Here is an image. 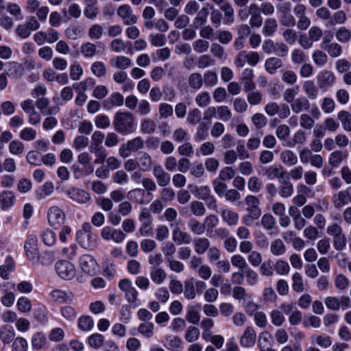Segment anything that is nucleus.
<instances>
[{
	"instance_id": "nucleus-1",
	"label": "nucleus",
	"mask_w": 351,
	"mask_h": 351,
	"mask_svg": "<svg viewBox=\"0 0 351 351\" xmlns=\"http://www.w3.org/2000/svg\"><path fill=\"white\" fill-rule=\"evenodd\" d=\"M112 125L114 130L119 134L126 135L134 130L135 119L129 112H118L113 119Z\"/></svg>"
},
{
	"instance_id": "nucleus-2",
	"label": "nucleus",
	"mask_w": 351,
	"mask_h": 351,
	"mask_svg": "<svg viewBox=\"0 0 351 351\" xmlns=\"http://www.w3.org/2000/svg\"><path fill=\"white\" fill-rule=\"evenodd\" d=\"M37 242V237L32 234L27 237L24 245L26 256L34 264H38L39 261Z\"/></svg>"
},
{
	"instance_id": "nucleus-3",
	"label": "nucleus",
	"mask_w": 351,
	"mask_h": 351,
	"mask_svg": "<svg viewBox=\"0 0 351 351\" xmlns=\"http://www.w3.org/2000/svg\"><path fill=\"white\" fill-rule=\"evenodd\" d=\"M55 267L58 275L62 279L71 280L75 275L74 265L67 261H58Z\"/></svg>"
},
{
	"instance_id": "nucleus-4",
	"label": "nucleus",
	"mask_w": 351,
	"mask_h": 351,
	"mask_svg": "<svg viewBox=\"0 0 351 351\" xmlns=\"http://www.w3.org/2000/svg\"><path fill=\"white\" fill-rule=\"evenodd\" d=\"M335 82L334 73L328 70H324L319 72L317 76V84L318 88L325 91L332 86Z\"/></svg>"
},
{
	"instance_id": "nucleus-5",
	"label": "nucleus",
	"mask_w": 351,
	"mask_h": 351,
	"mask_svg": "<svg viewBox=\"0 0 351 351\" xmlns=\"http://www.w3.org/2000/svg\"><path fill=\"white\" fill-rule=\"evenodd\" d=\"M119 287L125 292V298L129 303H133L137 300V291L132 287V282L129 279L125 278L120 280Z\"/></svg>"
},
{
	"instance_id": "nucleus-6",
	"label": "nucleus",
	"mask_w": 351,
	"mask_h": 351,
	"mask_svg": "<svg viewBox=\"0 0 351 351\" xmlns=\"http://www.w3.org/2000/svg\"><path fill=\"white\" fill-rule=\"evenodd\" d=\"M264 175L269 180L278 178L280 182H282V180L289 176V172L280 165H271L265 169Z\"/></svg>"
},
{
	"instance_id": "nucleus-7",
	"label": "nucleus",
	"mask_w": 351,
	"mask_h": 351,
	"mask_svg": "<svg viewBox=\"0 0 351 351\" xmlns=\"http://www.w3.org/2000/svg\"><path fill=\"white\" fill-rule=\"evenodd\" d=\"M80 265L82 270L90 275L93 276L96 273L97 263L95 259L88 254L82 255L80 258Z\"/></svg>"
},
{
	"instance_id": "nucleus-8",
	"label": "nucleus",
	"mask_w": 351,
	"mask_h": 351,
	"mask_svg": "<svg viewBox=\"0 0 351 351\" xmlns=\"http://www.w3.org/2000/svg\"><path fill=\"white\" fill-rule=\"evenodd\" d=\"M66 193L71 199L79 204H85L90 199V195L88 193L76 187H72L67 190Z\"/></svg>"
},
{
	"instance_id": "nucleus-9",
	"label": "nucleus",
	"mask_w": 351,
	"mask_h": 351,
	"mask_svg": "<svg viewBox=\"0 0 351 351\" xmlns=\"http://www.w3.org/2000/svg\"><path fill=\"white\" fill-rule=\"evenodd\" d=\"M101 237L106 240H113L116 243H121L125 238V234L122 230L106 226L101 230Z\"/></svg>"
},
{
	"instance_id": "nucleus-10",
	"label": "nucleus",
	"mask_w": 351,
	"mask_h": 351,
	"mask_svg": "<svg viewBox=\"0 0 351 351\" xmlns=\"http://www.w3.org/2000/svg\"><path fill=\"white\" fill-rule=\"evenodd\" d=\"M117 15L120 16L125 25L134 24L137 21V17L132 14V9L128 4L122 5L117 10Z\"/></svg>"
},
{
	"instance_id": "nucleus-11",
	"label": "nucleus",
	"mask_w": 351,
	"mask_h": 351,
	"mask_svg": "<svg viewBox=\"0 0 351 351\" xmlns=\"http://www.w3.org/2000/svg\"><path fill=\"white\" fill-rule=\"evenodd\" d=\"M65 215L58 207L53 206L48 210V220L51 226L61 225L64 222Z\"/></svg>"
},
{
	"instance_id": "nucleus-12",
	"label": "nucleus",
	"mask_w": 351,
	"mask_h": 351,
	"mask_svg": "<svg viewBox=\"0 0 351 351\" xmlns=\"http://www.w3.org/2000/svg\"><path fill=\"white\" fill-rule=\"evenodd\" d=\"M245 202L247 205V211L248 213L254 215L258 217L261 215V209L259 207L260 201L254 195H248L245 198Z\"/></svg>"
},
{
	"instance_id": "nucleus-13",
	"label": "nucleus",
	"mask_w": 351,
	"mask_h": 351,
	"mask_svg": "<svg viewBox=\"0 0 351 351\" xmlns=\"http://www.w3.org/2000/svg\"><path fill=\"white\" fill-rule=\"evenodd\" d=\"M153 174L156 178L157 182L160 186H166L171 180L170 175L165 171L162 167L158 165L153 168Z\"/></svg>"
},
{
	"instance_id": "nucleus-14",
	"label": "nucleus",
	"mask_w": 351,
	"mask_h": 351,
	"mask_svg": "<svg viewBox=\"0 0 351 351\" xmlns=\"http://www.w3.org/2000/svg\"><path fill=\"white\" fill-rule=\"evenodd\" d=\"M256 332L252 327H247L244 333L240 339V344L243 347L250 348L254 345L256 342Z\"/></svg>"
},
{
	"instance_id": "nucleus-15",
	"label": "nucleus",
	"mask_w": 351,
	"mask_h": 351,
	"mask_svg": "<svg viewBox=\"0 0 351 351\" xmlns=\"http://www.w3.org/2000/svg\"><path fill=\"white\" fill-rule=\"evenodd\" d=\"M91 229L92 227L89 223H84L82 225V230H78L76 234V238L79 243L84 247H88L89 244L87 241H84L82 237H86L87 239L89 240L91 238Z\"/></svg>"
},
{
	"instance_id": "nucleus-16",
	"label": "nucleus",
	"mask_w": 351,
	"mask_h": 351,
	"mask_svg": "<svg viewBox=\"0 0 351 351\" xmlns=\"http://www.w3.org/2000/svg\"><path fill=\"white\" fill-rule=\"evenodd\" d=\"M172 239L177 245L189 244L191 241V237L187 232L182 231L176 227L172 232Z\"/></svg>"
},
{
	"instance_id": "nucleus-17",
	"label": "nucleus",
	"mask_w": 351,
	"mask_h": 351,
	"mask_svg": "<svg viewBox=\"0 0 351 351\" xmlns=\"http://www.w3.org/2000/svg\"><path fill=\"white\" fill-rule=\"evenodd\" d=\"M123 96L119 93H114L103 102V106L104 108L109 110L113 106H121L123 104Z\"/></svg>"
},
{
	"instance_id": "nucleus-18",
	"label": "nucleus",
	"mask_w": 351,
	"mask_h": 351,
	"mask_svg": "<svg viewBox=\"0 0 351 351\" xmlns=\"http://www.w3.org/2000/svg\"><path fill=\"white\" fill-rule=\"evenodd\" d=\"M15 337V332L10 326L4 325L0 327V339L3 343H10Z\"/></svg>"
},
{
	"instance_id": "nucleus-19",
	"label": "nucleus",
	"mask_w": 351,
	"mask_h": 351,
	"mask_svg": "<svg viewBox=\"0 0 351 351\" xmlns=\"http://www.w3.org/2000/svg\"><path fill=\"white\" fill-rule=\"evenodd\" d=\"M318 86H316L313 80L305 81L303 84V90L310 99H315L318 97Z\"/></svg>"
},
{
	"instance_id": "nucleus-20",
	"label": "nucleus",
	"mask_w": 351,
	"mask_h": 351,
	"mask_svg": "<svg viewBox=\"0 0 351 351\" xmlns=\"http://www.w3.org/2000/svg\"><path fill=\"white\" fill-rule=\"evenodd\" d=\"M309 108V101L305 97H301L295 99L291 104V109L295 113H299L302 110H307Z\"/></svg>"
},
{
	"instance_id": "nucleus-21",
	"label": "nucleus",
	"mask_w": 351,
	"mask_h": 351,
	"mask_svg": "<svg viewBox=\"0 0 351 351\" xmlns=\"http://www.w3.org/2000/svg\"><path fill=\"white\" fill-rule=\"evenodd\" d=\"M110 65L119 69H126L131 66V60L125 56H117L110 61Z\"/></svg>"
},
{
	"instance_id": "nucleus-22",
	"label": "nucleus",
	"mask_w": 351,
	"mask_h": 351,
	"mask_svg": "<svg viewBox=\"0 0 351 351\" xmlns=\"http://www.w3.org/2000/svg\"><path fill=\"white\" fill-rule=\"evenodd\" d=\"M282 66V60L277 57H271L266 60L265 67L269 74H274L278 69Z\"/></svg>"
},
{
	"instance_id": "nucleus-23",
	"label": "nucleus",
	"mask_w": 351,
	"mask_h": 351,
	"mask_svg": "<svg viewBox=\"0 0 351 351\" xmlns=\"http://www.w3.org/2000/svg\"><path fill=\"white\" fill-rule=\"evenodd\" d=\"M289 180V176H287L282 180V182H279L281 184L279 193L282 197H289L293 193V186Z\"/></svg>"
},
{
	"instance_id": "nucleus-24",
	"label": "nucleus",
	"mask_w": 351,
	"mask_h": 351,
	"mask_svg": "<svg viewBox=\"0 0 351 351\" xmlns=\"http://www.w3.org/2000/svg\"><path fill=\"white\" fill-rule=\"evenodd\" d=\"M145 196V189H135L130 191L128 193V198L130 200L134 201L140 204H145V201L144 199Z\"/></svg>"
},
{
	"instance_id": "nucleus-25",
	"label": "nucleus",
	"mask_w": 351,
	"mask_h": 351,
	"mask_svg": "<svg viewBox=\"0 0 351 351\" xmlns=\"http://www.w3.org/2000/svg\"><path fill=\"white\" fill-rule=\"evenodd\" d=\"M221 218L223 221L229 226H235L239 221V215L237 213L229 210L223 209L221 211Z\"/></svg>"
},
{
	"instance_id": "nucleus-26",
	"label": "nucleus",
	"mask_w": 351,
	"mask_h": 351,
	"mask_svg": "<svg viewBox=\"0 0 351 351\" xmlns=\"http://www.w3.org/2000/svg\"><path fill=\"white\" fill-rule=\"evenodd\" d=\"M15 196L10 191H3L0 194V202L2 204V208L6 209L14 205Z\"/></svg>"
},
{
	"instance_id": "nucleus-27",
	"label": "nucleus",
	"mask_w": 351,
	"mask_h": 351,
	"mask_svg": "<svg viewBox=\"0 0 351 351\" xmlns=\"http://www.w3.org/2000/svg\"><path fill=\"white\" fill-rule=\"evenodd\" d=\"M209 14L208 8L204 7L197 14L195 18L193 26L194 28H198L199 27L204 25L207 21V17Z\"/></svg>"
},
{
	"instance_id": "nucleus-28",
	"label": "nucleus",
	"mask_w": 351,
	"mask_h": 351,
	"mask_svg": "<svg viewBox=\"0 0 351 351\" xmlns=\"http://www.w3.org/2000/svg\"><path fill=\"white\" fill-rule=\"evenodd\" d=\"M332 202L335 207L337 209H339L344 205L348 204L350 201L348 200L346 191H341L332 196Z\"/></svg>"
},
{
	"instance_id": "nucleus-29",
	"label": "nucleus",
	"mask_w": 351,
	"mask_h": 351,
	"mask_svg": "<svg viewBox=\"0 0 351 351\" xmlns=\"http://www.w3.org/2000/svg\"><path fill=\"white\" fill-rule=\"evenodd\" d=\"M137 164L142 171H149L152 166V158L147 153H143L138 158Z\"/></svg>"
},
{
	"instance_id": "nucleus-30",
	"label": "nucleus",
	"mask_w": 351,
	"mask_h": 351,
	"mask_svg": "<svg viewBox=\"0 0 351 351\" xmlns=\"http://www.w3.org/2000/svg\"><path fill=\"white\" fill-rule=\"evenodd\" d=\"M188 84L193 89H200L203 84V78L202 75L199 73H193L191 74L188 78Z\"/></svg>"
},
{
	"instance_id": "nucleus-31",
	"label": "nucleus",
	"mask_w": 351,
	"mask_h": 351,
	"mask_svg": "<svg viewBox=\"0 0 351 351\" xmlns=\"http://www.w3.org/2000/svg\"><path fill=\"white\" fill-rule=\"evenodd\" d=\"M278 23L275 19H267L265 21V25L263 28V34L265 36H271L277 29Z\"/></svg>"
},
{
	"instance_id": "nucleus-32",
	"label": "nucleus",
	"mask_w": 351,
	"mask_h": 351,
	"mask_svg": "<svg viewBox=\"0 0 351 351\" xmlns=\"http://www.w3.org/2000/svg\"><path fill=\"white\" fill-rule=\"evenodd\" d=\"M89 346L94 349H99L104 345V337L99 333H95L88 338Z\"/></svg>"
},
{
	"instance_id": "nucleus-33",
	"label": "nucleus",
	"mask_w": 351,
	"mask_h": 351,
	"mask_svg": "<svg viewBox=\"0 0 351 351\" xmlns=\"http://www.w3.org/2000/svg\"><path fill=\"white\" fill-rule=\"evenodd\" d=\"M49 104V101L45 97L40 98L36 102V107L45 115H51L55 113L52 108H48Z\"/></svg>"
},
{
	"instance_id": "nucleus-34",
	"label": "nucleus",
	"mask_w": 351,
	"mask_h": 351,
	"mask_svg": "<svg viewBox=\"0 0 351 351\" xmlns=\"http://www.w3.org/2000/svg\"><path fill=\"white\" fill-rule=\"evenodd\" d=\"M210 247V241L206 238H198L195 241V250L198 254H203Z\"/></svg>"
},
{
	"instance_id": "nucleus-35",
	"label": "nucleus",
	"mask_w": 351,
	"mask_h": 351,
	"mask_svg": "<svg viewBox=\"0 0 351 351\" xmlns=\"http://www.w3.org/2000/svg\"><path fill=\"white\" fill-rule=\"evenodd\" d=\"M194 283V278H191L184 282V296L187 299L192 300L195 297Z\"/></svg>"
},
{
	"instance_id": "nucleus-36",
	"label": "nucleus",
	"mask_w": 351,
	"mask_h": 351,
	"mask_svg": "<svg viewBox=\"0 0 351 351\" xmlns=\"http://www.w3.org/2000/svg\"><path fill=\"white\" fill-rule=\"evenodd\" d=\"M150 276L152 280L157 284L162 283L166 278V274L165 271L162 269L157 267H154L152 269Z\"/></svg>"
},
{
	"instance_id": "nucleus-37",
	"label": "nucleus",
	"mask_w": 351,
	"mask_h": 351,
	"mask_svg": "<svg viewBox=\"0 0 351 351\" xmlns=\"http://www.w3.org/2000/svg\"><path fill=\"white\" fill-rule=\"evenodd\" d=\"M280 158L283 163L294 165L298 162L297 156L291 150H286L281 153Z\"/></svg>"
},
{
	"instance_id": "nucleus-38",
	"label": "nucleus",
	"mask_w": 351,
	"mask_h": 351,
	"mask_svg": "<svg viewBox=\"0 0 351 351\" xmlns=\"http://www.w3.org/2000/svg\"><path fill=\"white\" fill-rule=\"evenodd\" d=\"M165 346L171 351H179L182 347V339L177 337H169Z\"/></svg>"
},
{
	"instance_id": "nucleus-39",
	"label": "nucleus",
	"mask_w": 351,
	"mask_h": 351,
	"mask_svg": "<svg viewBox=\"0 0 351 351\" xmlns=\"http://www.w3.org/2000/svg\"><path fill=\"white\" fill-rule=\"evenodd\" d=\"M188 226L191 231L196 234H202L205 231V226H204V223H201L195 218L189 219Z\"/></svg>"
},
{
	"instance_id": "nucleus-40",
	"label": "nucleus",
	"mask_w": 351,
	"mask_h": 351,
	"mask_svg": "<svg viewBox=\"0 0 351 351\" xmlns=\"http://www.w3.org/2000/svg\"><path fill=\"white\" fill-rule=\"evenodd\" d=\"M338 119L341 121L343 128L346 131H351V115L348 111L342 110L338 113Z\"/></svg>"
},
{
	"instance_id": "nucleus-41",
	"label": "nucleus",
	"mask_w": 351,
	"mask_h": 351,
	"mask_svg": "<svg viewBox=\"0 0 351 351\" xmlns=\"http://www.w3.org/2000/svg\"><path fill=\"white\" fill-rule=\"evenodd\" d=\"M270 250L274 255L280 256L285 252L286 248L282 241L278 239L271 243Z\"/></svg>"
},
{
	"instance_id": "nucleus-42",
	"label": "nucleus",
	"mask_w": 351,
	"mask_h": 351,
	"mask_svg": "<svg viewBox=\"0 0 351 351\" xmlns=\"http://www.w3.org/2000/svg\"><path fill=\"white\" fill-rule=\"evenodd\" d=\"M190 210L191 213L197 217L203 216L206 213V208L202 202L199 201H193L190 204Z\"/></svg>"
},
{
	"instance_id": "nucleus-43",
	"label": "nucleus",
	"mask_w": 351,
	"mask_h": 351,
	"mask_svg": "<svg viewBox=\"0 0 351 351\" xmlns=\"http://www.w3.org/2000/svg\"><path fill=\"white\" fill-rule=\"evenodd\" d=\"M346 14L343 10L336 12L333 16L328 21V26H332L336 24H343L346 21Z\"/></svg>"
},
{
	"instance_id": "nucleus-44",
	"label": "nucleus",
	"mask_w": 351,
	"mask_h": 351,
	"mask_svg": "<svg viewBox=\"0 0 351 351\" xmlns=\"http://www.w3.org/2000/svg\"><path fill=\"white\" fill-rule=\"evenodd\" d=\"M93 326V319L88 315H84L78 320V327L84 331L90 330Z\"/></svg>"
},
{
	"instance_id": "nucleus-45",
	"label": "nucleus",
	"mask_w": 351,
	"mask_h": 351,
	"mask_svg": "<svg viewBox=\"0 0 351 351\" xmlns=\"http://www.w3.org/2000/svg\"><path fill=\"white\" fill-rule=\"evenodd\" d=\"M156 128L154 121L149 119H145L142 121L141 130L145 134H152L155 132Z\"/></svg>"
},
{
	"instance_id": "nucleus-46",
	"label": "nucleus",
	"mask_w": 351,
	"mask_h": 351,
	"mask_svg": "<svg viewBox=\"0 0 351 351\" xmlns=\"http://www.w3.org/2000/svg\"><path fill=\"white\" fill-rule=\"evenodd\" d=\"M46 343L45 336L41 332L36 333L32 339V347L34 349L39 350L44 347Z\"/></svg>"
},
{
	"instance_id": "nucleus-47",
	"label": "nucleus",
	"mask_w": 351,
	"mask_h": 351,
	"mask_svg": "<svg viewBox=\"0 0 351 351\" xmlns=\"http://www.w3.org/2000/svg\"><path fill=\"white\" fill-rule=\"evenodd\" d=\"M138 330L147 338H151L154 334V324L151 322L141 324Z\"/></svg>"
},
{
	"instance_id": "nucleus-48",
	"label": "nucleus",
	"mask_w": 351,
	"mask_h": 351,
	"mask_svg": "<svg viewBox=\"0 0 351 351\" xmlns=\"http://www.w3.org/2000/svg\"><path fill=\"white\" fill-rule=\"evenodd\" d=\"M91 71L97 77H103L106 73V68L105 64L100 61H97L93 63L91 66Z\"/></svg>"
},
{
	"instance_id": "nucleus-49",
	"label": "nucleus",
	"mask_w": 351,
	"mask_h": 351,
	"mask_svg": "<svg viewBox=\"0 0 351 351\" xmlns=\"http://www.w3.org/2000/svg\"><path fill=\"white\" fill-rule=\"evenodd\" d=\"M199 337V330L195 326H189L185 334V339L188 342H193L198 339Z\"/></svg>"
},
{
	"instance_id": "nucleus-50",
	"label": "nucleus",
	"mask_w": 351,
	"mask_h": 351,
	"mask_svg": "<svg viewBox=\"0 0 351 351\" xmlns=\"http://www.w3.org/2000/svg\"><path fill=\"white\" fill-rule=\"evenodd\" d=\"M213 185L215 192L218 195L219 197H221L224 196L228 186L223 181L215 179L213 181Z\"/></svg>"
},
{
	"instance_id": "nucleus-51",
	"label": "nucleus",
	"mask_w": 351,
	"mask_h": 351,
	"mask_svg": "<svg viewBox=\"0 0 351 351\" xmlns=\"http://www.w3.org/2000/svg\"><path fill=\"white\" fill-rule=\"evenodd\" d=\"M39 261L42 265H49L53 263L55 260L53 252L46 251L38 256Z\"/></svg>"
},
{
	"instance_id": "nucleus-52",
	"label": "nucleus",
	"mask_w": 351,
	"mask_h": 351,
	"mask_svg": "<svg viewBox=\"0 0 351 351\" xmlns=\"http://www.w3.org/2000/svg\"><path fill=\"white\" fill-rule=\"evenodd\" d=\"M337 39L341 43H347L351 38V32L344 27H340L336 32Z\"/></svg>"
},
{
	"instance_id": "nucleus-53",
	"label": "nucleus",
	"mask_w": 351,
	"mask_h": 351,
	"mask_svg": "<svg viewBox=\"0 0 351 351\" xmlns=\"http://www.w3.org/2000/svg\"><path fill=\"white\" fill-rule=\"evenodd\" d=\"M159 114L161 119H167L173 113V107L168 104L162 103L159 105Z\"/></svg>"
},
{
	"instance_id": "nucleus-54",
	"label": "nucleus",
	"mask_w": 351,
	"mask_h": 351,
	"mask_svg": "<svg viewBox=\"0 0 351 351\" xmlns=\"http://www.w3.org/2000/svg\"><path fill=\"white\" fill-rule=\"evenodd\" d=\"M214 64V60H213L212 58L207 54L200 56L197 62V65L199 69H204L212 66Z\"/></svg>"
},
{
	"instance_id": "nucleus-55",
	"label": "nucleus",
	"mask_w": 351,
	"mask_h": 351,
	"mask_svg": "<svg viewBox=\"0 0 351 351\" xmlns=\"http://www.w3.org/2000/svg\"><path fill=\"white\" fill-rule=\"evenodd\" d=\"M220 9L224 12L226 17L227 18L228 23H233L234 21V9L231 4L228 2L223 3Z\"/></svg>"
},
{
	"instance_id": "nucleus-56",
	"label": "nucleus",
	"mask_w": 351,
	"mask_h": 351,
	"mask_svg": "<svg viewBox=\"0 0 351 351\" xmlns=\"http://www.w3.org/2000/svg\"><path fill=\"white\" fill-rule=\"evenodd\" d=\"M235 175V171L231 167H226L223 168L219 175V180L226 181L231 180Z\"/></svg>"
},
{
	"instance_id": "nucleus-57",
	"label": "nucleus",
	"mask_w": 351,
	"mask_h": 351,
	"mask_svg": "<svg viewBox=\"0 0 351 351\" xmlns=\"http://www.w3.org/2000/svg\"><path fill=\"white\" fill-rule=\"evenodd\" d=\"M247 282L250 285H255L258 281V274L248 266L243 270Z\"/></svg>"
},
{
	"instance_id": "nucleus-58",
	"label": "nucleus",
	"mask_w": 351,
	"mask_h": 351,
	"mask_svg": "<svg viewBox=\"0 0 351 351\" xmlns=\"http://www.w3.org/2000/svg\"><path fill=\"white\" fill-rule=\"evenodd\" d=\"M261 224L266 230H271L276 224V219L271 215L265 214L261 218Z\"/></svg>"
},
{
	"instance_id": "nucleus-59",
	"label": "nucleus",
	"mask_w": 351,
	"mask_h": 351,
	"mask_svg": "<svg viewBox=\"0 0 351 351\" xmlns=\"http://www.w3.org/2000/svg\"><path fill=\"white\" fill-rule=\"evenodd\" d=\"M218 117L220 119L227 121L232 117V112L226 106H221L216 108Z\"/></svg>"
},
{
	"instance_id": "nucleus-60",
	"label": "nucleus",
	"mask_w": 351,
	"mask_h": 351,
	"mask_svg": "<svg viewBox=\"0 0 351 351\" xmlns=\"http://www.w3.org/2000/svg\"><path fill=\"white\" fill-rule=\"evenodd\" d=\"M293 289L296 292H302L304 291V285L302 276L299 273H295L292 276Z\"/></svg>"
},
{
	"instance_id": "nucleus-61",
	"label": "nucleus",
	"mask_w": 351,
	"mask_h": 351,
	"mask_svg": "<svg viewBox=\"0 0 351 351\" xmlns=\"http://www.w3.org/2000/svg\"><path fill=\"white\" fill-rule=\"evenodd\" d=\"M289 52L288 46L282 42L276 43L274 53L278 57H285Z\"/></svg>"
},
{
	"instance_id": "nucleus-62",
	"label": "nucleus",
	"mask_w": 351,
	"mask_h": 351,
	"mask_svg": "<svg viewBox=\"0 0 351 351\" xmlns=\"http://www.w3.org/2000/svg\"><path fill=\"white\" fill-rule=\"evenodd\" d=\"M42 237L44 243L49 246L53 245L56 241V235L51 230H47L44 231Z\"/></svg>"
},
{
	"instance_id": "nucleus-63",
	"label": "nucleus",
	"mask_w": 351,
	"mask_h": 351,
	"mask_svg": "<svg viewBox=\"0 0 351 351\" xmlns=\"http://www.w3.org/2000/svg\"><path fill=\"white\" fill-rule=\"evenodd\" d=\"M203 82L207 86H213L217 82V75L214 71H207L204 75Z\"/></svg>"
},
{
	"instance_id": "nucleus-64",
	"label": "nucleus",
	"mask_w": 351,
	"mask_h": 351,
	"mask_svg": "<svg viewBox=\"0 0 351 351\" xmlns=\"http://www.w3.org/2000/svg\"><path fill=\"white\" fill-rule=\"evenodd\" d=\"M27 342L23 337H17L12 343V351H26Z\"/></svg>"
}]
</instances>
